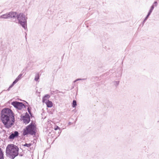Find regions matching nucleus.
<instances>
[{"label":"nucleus","mask_w":159,"mask_h":159,"mask_svg":"<svg viewBox=\"0 0 159 159\" xmlns=\"http://www.w3.org/2000/svg\"><path fill=\"white\" fill-rule=\"evenodd\" d=\"M157 2H154V3L153 5L155 4V6H157Z\"/></svg>","instance_id":"obj_24"},{"label":"nucleus","mask_w":159,"mask_h":159,"mask_svg":"<svg viewBox=\"0 0 159 159\" xmlns=\"http://www.w3.org/2000/svg\"><path fill=\"white\" fill-rule=\"evenodd\" d=\"M11 104L19 110L22 109L24 106V105L22 102L16 101L12 102L11 103Z\"/></svg>","instance_id":"obj_5"},{"label":"nucleus","mask_w":159,"mask_h":159,"mask_svg":"<svg viewBox=\"0 0 159 159\" xmlns=\"http://www.w3.org/2000/svg\"><path fill=\"white\" fill-rule=\"evenodd\" d=\"M15 84H14V82H13V83L12 84L10 85L9 88H8V89L7 90L8 91H9L10 90V89L13 86V85Z\"/></svg>","instance_id":"obj_19"},{"label":"nucleus","mask_w":159,"mask_h":159,"mask_svg":"<svg viewBox=\"0 0 159 159\" xmlns=\"http://www.w3.org/2000/svg\"><path fill=\"white\" fill-rule=\"evenodd\" d=\"M22 74H20L14 81V83L16 84L17 82L20 80L22 78Z\"/></svg>","instance_id":"obj_9"},{"label":"nucleus","mask_w":159,"mask_h":159,"mask_svg":"<svg viewBox=\"0 0 159 159\" xmlns=\"http://www.w3.org/2000/svg\"><path fill=\"white\" fill-rule=\"evenodd\" d=\"M154 8V5H152V6L151 7V8L153 10V9Z\"/></svg>","instance_id":"obj_23"},{"label":"nucleus","mask_w":159,"mask_h":159,"mask_svg":"<svg viewBox=\"0 0 159 159\" xmlns=\"http://www.w3.org/2000/svg\"><path fill=\"white\" fill-rule=\"evenodd\" d=\"M36 129V128L34 125L32 124H30L24 129L23 134L24 135H27L28 134H31V135L35 134Z\"/></svg>","instance_id":"obj_4"},{"label":"nucleus","mask_w":159,"mask_h":159,"mask_svg":"<svg viewBox=\"0 0 159 159\" xmlns=\"http://www.w3.org/2000/svg\"><path fill=\"white\" fill-rule=\"evenodd\" d=\"M152 11H153V10H152V9L150 8L148 13H149V14H151V13H152Z\"/></svg>","instance_id":"obj_20"},{"label":"nucleus","mask_w":159,"mask_h":159,"mask_svg":"<svg viewBox=\"0 0 159 159\" xmlns=\"http://www.w3.org/2000/svg\"><path fill=\"white\" fill-rule=\"evenodd\" d=\"M58 129H59V127L58 126H57L54 128V129L55 130H57Z\"/></svg>","instance_id":"obj_22"},{"label":"nucleus","mask_w":159,"mask_h":159,"mask_svg":"<svg viewBox=\"0 0 159 159\" xmlns=\"http://www.w3.org/2000/svg\"><path fill=\"white\" fill-rule=\"evenodd\" d=\"M7 19L9 18L8 13L2 15L0 16V18Z\"/></svg>","instance_id":"obj_12"},{"label":"nucleus","mask_w":159,"mask_h":159,"mask_svg":"<svg viewBox=\"0 0 159 159\" xmlns=\"http://www.w3.org/2000/svg\"><path fill=\"white\" fill-rule=\"evenodd\" d=\"M50 96L48 94H46L45 95L43 98V102H45V101L48 100V99L50 98Z\"/></svg>","instance_id":"obj_10"},{"label":"nucleus","mask_w":159,"mask_h":159,"mask_svg":"<svg viewBox=\"0 0 159 159\" xmlns=\"http://www.w3.org/2000/svg\"><path fill=\"white\" fill-rule=\"evenodd\" d=\"M18 148L13 144L8 145L6 149V153L9 158L14 159L18 155Z\"/></svg>","instance_id":"obj_2"},{"label":"nucleus","mask_w":159,"mask_h":159,"mask_svg":"<svg viewBox=\"0 0 159 159\" xmlns=\"http://www.w3.org/2000/svg\"><path fill=\"white\" fill-rule=\"evenodd\" d=\"M57 91H55V92H56V93H57Z\"/></svg>","instance_id":"obj_26"},{"label":"nucleus","mask_w":159,"mask_h":159,"mask_svg":"<svg viewBox=\"0 0 159 159\" xmlns=\"http://www.w3.org/2000/svg\"><path fill=\"white\" fill-rule=\"evenodd\" d=\"M114 84L116 86H118L119 83V81H115L113 82Z\"/></svg>","instance_id":"obj_16"},{"label":"nucleus","mask_w":159,"mask_h":159,"mask_svg":"<svg viewBox=\"0 0 159 159\" xmlns=\"http://www.w3.org/2000/svg\"><path fill=\"white\" fill-rule=\"evenodd\" d=\"M43 102L45 103L46 104L47 107H51L53 106L52 102L49 100L45 101V102Z\"/></svg>","instance_id":"obj_8"},{"label":"nucleus","mask_w":159,"mask_h":159,"mask_svg":"<svg viewBox=\"0 0 159 159\" xmlns=\"http://www.w3.org/2000/svg\"><path fill=\"white\" fill-rule=\"evenodd\" d=\"M84 80L83 79H77V80H75L74 81V82H75L77 81H78V80Z\"/></svg>","instance_id":"obj_21"},{"label":"nucleus","mask_w":159,"mask_h":159,"mask_svg":"<svg viewBox=\"0 0 159 159\" xmlns=\"http://www.w3.org/2000/svg\"><path fill=\"white\" fill-rule=\"evenodd\" d=\"M30 121V117L27 118L24 117L23 119V121L24 123L26 124L28 123Z\"/></svg>","instance_id":"obj_11"},{"label":"nucleus","mask_w":159,"mask_h":159,"mask_svg":"<svg viewBox=\"0 0 159 159\" xmlns=\"http://www.w3.org/2000/svg\"><path fill=\"white\" fill-rule=\"evenodd\" d=\"M39 75L38 74H37L36 75L34 80L36 81H37L39 79Z\"/></svg>","instance_id":"obj_15"},{"label":"nucleus","mask_w":159,"mask_h":159,"mask_svg":"<svg viewBox=\"0 0 159 159\" xmlns=\"http://www.w3.org/2000/svg\"><path fill=\"white\" fill-rule=\"evenodd\" d=\"M31 145V143H25V144L24 145V146H26L27 147H30Z\"/></svg>","instance_id":"obj_18"},{"label":"nucleus","mask_w":159,"mask_h":159,"mask_svg":"<svg viewBox=\"0 0 159 159\" xmlns=\"http://www.w3.org/2000/svg\"><path fill=\"white\" fill-rule=\"evenodd\" d=\"M28 112H29L30 114V109H29V108H28Z\"/></svg>","instance_id":"obj_25"},{"label":"nucleus","mask_w":159,"mask_h":159,"mask_svg":"<svg viewBox=\"0 0 159 159\" xmlns=\"http://www.w3.org/2000/svg\"><path fill=\"white\" fill-rule=\"evenodd\" d=\"M150 15V14L149 13H148L146 17H145V19L144 20V21H143V23H144L145 21L147 20L148 19V17Z\"/></svg>","instance_id":"obj_17"},{"label":"nucleus","mask_w":159,"mask_h":159,"mask_svg":"<svg viewBox=\"0 0 159 159\" xmlns=\"http://www.w3.org/2000/svg\"><path fill=\"white\" fill-rule=\"evenodd\" d=\"M18 135V132L17 131H15L10 133L8 139L12 141L15 138L17 137Z\"/></svg>","instance_id":"obj_6"},{"label":"nucleus","mask_w":159,"mask_h":159,"mask_svg":"<svg viewBox=\"0 0 159 159\" xmlns=\"http://www.w3.org/2000/svg\"><path fill=\"white\" fill-rule=\"evenodd\" d=\"M77 105L76 102L75 100H73L72 103V107H75Z\"/></svg>","instance_id":"obj_14"},{"label":"nucleus","mask_w":159,"mask_h":159,"mask_svg":"<svg viewBox=\"0 0 159 159\" xmlns=\"http://www.w3.org/2000/svg\"><path fill=\"white\" fill-rule=\"evenodd\" d=\"M9 18H15L16 17L17 15L15 12H10L8 13Z\"/></svg>","instance_id":"obj_7"},{"label":"nucleus","mask_w":159,"mask_h":159,"mask_svg":"<svg viewBox=\"0 0 159 159\" xmlns=\"http://www.w3.org/2000/svg\"><path fill=\"white\" fill-rule=\"evenodd\" d=\"M0 159H4L2 149L0 148Z\"/></svg>","instance_id":"obj_13"},{"label":"nucleus","mask_w":159,"mask_h":159,"mask_svg":"<svg viewBox=\"0 0 159 159\" xmlns=\"http://www.w3.org/2000/svg\"><path fill=\"white\" fill-rule=\"evenodd\" d=\"M18 23L25 30L27 28V17L22 13H20L16 16Z\"/></svg>","instance_id":"obj_3"},{"label":"nucleus","mask_w":159,"mask_h":159,"mask_svg":"<svg viewBox=\"0 0 159 159\" xmlns=\"http://www.w3.org/2000/svg\"><path fill=\"white\" fill-rule=\"evenodd\" d=\"M1 119L6 128L10 127L14 123V117L12 111L8 108L3 109L1 111Z\"/></svg>","instance_id":"obj_1"}]
</instances>
